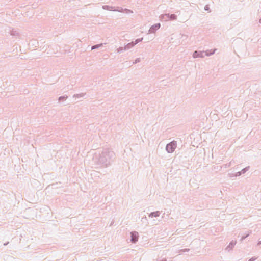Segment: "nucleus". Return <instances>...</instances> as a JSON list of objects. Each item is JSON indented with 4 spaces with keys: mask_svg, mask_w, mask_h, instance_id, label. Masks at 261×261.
Masks as SVG:
<instances>
[{
    "mask_svg": "<svg viewBox=\"0 0 261 261\" xmlns=\"http://www.w3.org/2000/svg\"><path fill=\"white\" fill-rule=\"evenodd\" d=\"M115 156V153L109 148L103 149L101 153H95L93 160L97 165L107 167L110 165L112 159Z\"/></svg>",
    "mask_w": 261,
    "mask_h": 261,
    "instance_id": "nucleus-1",
    "label": "nucleus"
},
{
    "mask_svg": "<svg viewBox=\"0 0 261 261\" xmlns=\"http://www.w3.org/2000/svg\"><path fill=\"white\" fill-rule=\"evenodd\" d=\"M176 147L177 142L173 140L166 145V150L168 153H171L174 152Z\"/></svg>",
    "mask_w": 261,
    "mask_h": 261,
    "instance_id": "nucleus-2",
    "label": "nucleus"
},
{
    "mask_svg": "<svg viewBox=\"0 0 261 261\" xmlns=\"http://www.w3.org/2000/svg\"><path fill=\"white\" fill-rule=\"evenodd\" d=\"M161 19L163 21L175 20L177 19V16L175 14H164L161 15Z\"/></svg>",
    "mask_w": 261,
    "mask_h": 261,
    "instance_id": "nucleus-3",
    "label": "nucleus"
},
{
    "mask_svg": "<svg viewBox=\"0 0 261 261\" xmlns=\"http://www.w3.org/2000/svg\"><path fill=\"white\" fill-rule=\"evenodd\" d=\"M130 237H131V239H130L131 242L133 243H136L138 241V238H139L138 232L136 231L131 232Z\"/></svg>",
    "mask_w": 261,
    "mask_h": 261,
    "instance_id": "nucleus-4",
    "label": "nucleus"
},
{
    "mask_svg": "<svg viewBox=\"0 0 261 261\" xmlns=\"http://www.w3.org/2000/svg\"><path fill=\"white\" fill-rule=\"evenodd\" d=\"M204 51H195L193 54V57L194 58H204L205 57L204 55Z\"/></svg>",
    "mask_w": 261,
    "mask_h": 261,
    "instance_id": "nucleus-5",
    "label": "nucleus"
},
{
    "mask_svg": "<svg viewBox=\"0 0 261 261\" xmlns=\"http://www.w3.org/2000/svg\"><path fill=\"white\" fill-rule=\"evenodd\" d=\"M160 23H156L153 25H152L148 32H149V33H155V31L158 30L160 28Z\"/></svg>",
    "mask_w": 261,
    "mask_h": 261,
    "instance_id": "nucleus-6",
    "label": "nucleus"
},
{
    "mask_svg": "<svg viewBox=\"0 0 261 261\" xmlns=\"http://www.w3.org/2000/svg\"><path fill=\"white\" fill-rule=\"evenodd\" d=\"M236 241L235 240H232L231 241L229 244L227 246V247L226 248L225 250H227V251H230V250H232L233 248L234 247V246H235V245L236 244Z\"/></svg>",
    "mask_w": 261,
    "mask_h": 261,
    "instance_id": "nucleus-7",
    "label": "nucleus"
},
{
    "mask_svg": "<svg viewBox=\"0 0 261 261\" xmlns=\"http://www.w3.org/2000/svg\"><path fill=\"white\" fill-rule=\"evenodd\" d=\"M160 215V212L159 211H155V212H151V213H150L149 214V217L150 218H152V217H159Z\"/></svg>",
    "mask_w": 261,
    "mask_h": 261,
    "instance_id": "nucleus-8",
    "label": "nucleus"
},
{
    "mask_svg": "<svg viewBox=\"0 0 261 261\" xmlns=\"http://www.w3.org/2000/svg\"><path fill=\"white\" fill-rule=\"evenodd\" d=\"M216 50L217 49H214V50H207L206 51H204V55L205 56H210L211 55H212L215 54Z\"/></svg>",
    "mask_w": 261,
    "mask_h": 261,
    "instance_id": "nucleus-9",
    "label": "nucleus"
},
{
    "mask_svg": "<svg viewBox=\"0 0 261 261\" xmlns=\"http://www.w3.org/2000/svg\"><path fill=\"white\" fill-rule=\"evenodd\" d=\"M102 8L103 9H105V10H108L113 11H116V9H114V7L110 6L108 5H103L102 6Z\"/></svg>",
    "mask_w": 261,
    "mask_h": 261,
    "instance_id": "nucleus-10",
    "label": "nucleus"
},
{
    "mask_svg": "<svg viewBox=\"0 0 261 261\" xmlns=\"http://www.w3.org/2000/svg\"><path fill=\"white\" fill-rule=\"evenodd\" d=\"M134 46V45L133 42L132 41L130 43H129L124 46V50H129V49L132 48Z\"/></svg>",
    "mask_w": 261,
    "mask_h": 261,
    "instance_id": "nucleus-11",
    "label": "nucleus"
},
{
    "mask_svg": "<svg viewBox=\"0 0 261 261\" xmlns=\"http://www.w3.org/2000/svg\"><path fill=\"white\" fill-rule=\"evenodd\" d=\"M10 34H11V35L15 36V37H18L19 36V32H18L16 30H15L14 29H12L10 31Z\"/></svg>",
    "mask_w": 261,
    "mask_h": 261,
    "instance_id": "nucleus-12",
    "label": "nucleus"
},
{
    "mask_svg": "<svg viewBox=\"0 0 261 261\" xmlns=\"http://www.w3.org/2000/svg\"><path fill=\"white\" fill-rule=\"evenodd\" d=\"M85 93H79V94H74L73 97L77 98H80L84 97L85 96Z\"/></svg>",
    "mask_w": 261,
    "mask_h": 261,
    "instance_id": "nucleus-13",
    "label": "nucleus"
},
{
    "mask_svg": "<svg viewBox=\"0 0 261 261\" xmlns=\"http://www.w3.org/2000/svg\"><path fill=\"white\" fill-rule=\"evenodd\" d=\"M103 45V44L102 43H101V44H96V45H93L91 47V50H94V49H98L101 46H102Z\"/></svg>",
    "mask_w": 261,
    "mask_h": 261,
    "instance_id": "nucleus-14",
    "label": "nucleus"
},
{
    "mask_svg": "<svg viewBox=\"0 0 261 261\" xmlns=\"http://www.w3.org/2000/svg\"><path fill=\"white\" fill-rule=\"evenodd\" d=\"M234 163V161L232 160L229 163L223 165V167L225 168L229 167L232 164Z\"/></svg>",
    "mask_w": 261,
    "mask_h": 261,
    "instance_id": "nucleus-15",
    "label": "nucleus"
},
{
    "mask_svg": "<svg viewBox=\"0 0 261 261\" xmlns=\"http://www.w3.org/2000/svg\"><path fill=\"white\" fill-rule=\"evenodd\" d=\"M67 98H68V96L67 95H64V96H60L58 98V100H59V101H61L62 100H66Z\"/></svg>",
    "mask_w": 261,
    "mask_h": 261,
    "instance_id": "nucleus-16",
    "label": "nucleus"
},
{
    "mask_svg": "<svg viewBox=\"0 0 261 261\" xmlns=\"http://www.w3.org/2000/svg\"><path fill=\"white\" fill-rule=\"evenodd\" d=\"M251 231L246 232L245 235L242 237V238L241 239V241H242L243 240H244L246 238H247L250 234V233H251Z\"/></svg>",
    "mask_w": 261,
    "mask_h": 261,
    "instance_id": "nucleus-17",
    "label": "nucleus"
},
{
    "mask_svg": "<svg viewBox=\"0 0 261 261\" xmlns=\"http://www.w3.org/2000/svg\"><path fill=\"white\" fill-rule=\"evenodd\" d=\"M143 38H138V39H137L135 41H132L134 45H135L136 44H137V43L141 42L142 40H143Z\"/></svg>",
    "mask_w": 261,
    "mask_h": 261,
    "instance_id": "nucleus-18",
    "label": "nucleus"
},
{
    "mask_svg": "<svg viewBox=\"0 0 261 261\" xmlns=\"http://www.w3.org/2000/svg\"><path fill=\"white\" fill-rule=\"evenodd\" d=\"M249 168H250L249 166L246 167L244 168V169H243L241 171L242 174H244L247 171H248Z\"/></svg>",
    "mask_w": 261,
    "mask_h": 261,
    "instance_id": "nucleus-19",
    "label": "nucleus"
},
{
    "mask_svg": "<svg viewBox=\"0 0 261 261\" xmlns=\"http://www.w3.org/2000/svg\"><path fill=\"white\" fill-rule=\"evenodd\" d=\"M123 50H125L124 47H119L117 49V53H121Z\"/></svg>",
    "mask_w": 261,
    "mask_h": 261,
    "instance_id": "nucleus-20",
    "label": "nucleus"
},
{
    "mask_svg": "<svg viewBox=\"0 0 261 261\" xmlns=\"http://www.w3.org/2000/svg\"><path fill=\"white\" fill-rule=\"evenodd\" d=\"M189 250H190L189 249H180V250H178V252L181 253V252H188Z\"/></svg>",
    "mask_w": 261,
    "mask_h": 261,
    "instance_id": "nucleus-21",
    "label": "nucleus"
},
{
    "mask_svg": "<svg viewBox=\"0 0 261 261\" xmlns=\"http://www.w3.org/2000/svg\"><path fill=\"white\" fill-rule=\"evenodd\" d=\"M141 61V59L140 58H137L133 63V64H137Z\"/></svg>",
    "mask_w": 261,
    "mask_h": 261,
    "instance_id": "nucleus-22",
    "label": "nucleus"
},
{
    "mask_svg": "<svg viewBox=\"0 0 261 261\" xmlns=\"http://www.w3.org/2000/svg\"><path fill=\"white\" fill-rule=\"evenodd\" d=\"M141 222L144 223V222H147V218L146 216L145 217H143L141 218Z\"/></svg>",
    "mask_w": 261,
    "mask_h": 261,
    "instance_id": "nucleus-23",
    "label": "nucleus"
},
{
    "mask_svg": "<svg viewBox=\"0 0 261 261\" xmlns=\"http://www.w3.org/2000/svg\"><path fill=\"white\" fill-rule=\"evenodd\" d=\"M123 11H125L126 13H133V11L132 10L127 9H123Z\"/></svg>",
    "mask_w": 261,
    "mask_h": 261,
    "instance_id": "nucleus-24",
    "label": "nucleus"
},
{
    "mask_svg": "<svg viewBox=\"0 0 261 261\" xmlns=\"http://www.w3.org/2000/svg\"><path fill=\"white\" fill-rule=\"evenodd\" d=\"M242 173L241 172V171H239V172H238L236 173L234 176L237 177V176H240L241 175H242Z\"/></svg>",
    "mask_w": 261,
    "mask_h": 261,
    "instance_id": "nucleus-25",
    "label": "nucleus"
},
{
    "mask_svg": "<svg viewBox=\"0 0 261 261\" xmlns=\"http://www.w3.org/2000/svg\"><path fill=\"white\" fill-rule=\"evenodd\" d=\"M118 11L119 12H123V8H120V9H116V11Z\"/></svg>",
    "mask_w": 261,
    "mask_h": 261,
    "instance_id": "nucleus-26",
    "label": "nucleus"
},
{
    "mask_svg": "<svg viewBox=\"0 0 261 261\" xmlns=\"http://www.w3.org/2000/svg\"><path fill=\"white\" fill-rule=\"evenodd\" d=\"M256 259V257H252L248 261H254Z\"/></svg>",
    "mask_w": 261,
    "mask_h": 261,
    "instance_id": "nucleus-27",
    "label": "nucleus"
},
{
    "mask_svg": "<svg viewBox=\"0 0 261 261\" xmlns=\"http://www.w3.org/2000/svg\"><path fill=\"white\" fill-rule=\"evenodd\" d=\"M209 7L208 6V5H206L205 7H204V10H209Z\"/></svg>",
    "mask_w": 261,
    "mask_h": 261,
    "instance_id": "nucleus-28",
    "label": "nucleus"
},
{
    "mask_svg": "<svg viewBox=\"0 0 261 261\" xmlns=\"http://www.w3.org/2000/svg\"><path fill=\"white\" fill-rule=\"evenodd\" d=\"M260 244H261V240H260V241H259L258 242V243H257V245H260Z\"/></svg>",
    "mask_w": 261,
    "mask_h": 261,
    "instance_id": "nucleus-29",
    "label": "nucleus"
},
{
    "mask_svg": "<svg viewBox=\"0 0 261 261\" xmlns=\"http://www.w3.org/2000/svg\"><path fill=\"white\" fill-rule=\"evenodd\" d=\"M161 261H167V260L166 258H164V259H162Z\"/></svg>",
    "mask_w": 261,
    "mask_h": 261,
    "instance_id": "nucleus-30",
    "label": "nucleus"
},
{
    "mask_svg": "<svg viewBox=\"0 0 261 261\" xmlns=\"http://www.w3.org/2000/svg\"><path fill=\"white\" fill-rule=\"evenodd\" d=\"M8 243H9V242L5 243L4 244V245H5V246H6V245H7Z\"/></svg>",
    "mask_w": 261,
    "mask_h": 261,
    "instance_id": "nucleus-31",
    "label": "nucleus"
},
{
    "mask_svg": "<svg viewBox=\"0 0 261 261\" xmlns=\"http://www.w3.org/2000/svg\"><path fill=\"white\" fill-rule=\"evenodd\" d=\"M259 23H261V18L259 19Z\"/></svg>",
    "mask_w": 261,
    "mask_h": 261,
    "instance_id": "nucleus-32",
    "label": "nucleus"
}]
</instances>
